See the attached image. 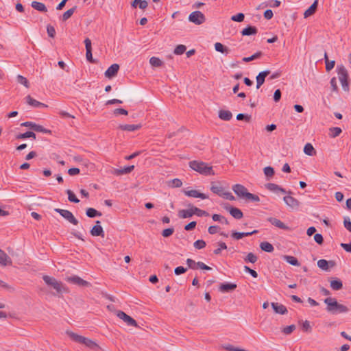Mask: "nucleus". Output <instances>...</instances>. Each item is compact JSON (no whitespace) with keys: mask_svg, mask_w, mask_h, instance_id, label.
I'll list each match as a JSON object with an SVG mask.
<instances>
[{"mask_svg":"<svg viewBox=\"0 0 351 351\" xmlns=\"http://www.w3.org/2000/svg\"><path fill=\"white\" fill-rule=\"evenodd\" d=\"M330 287L335 291L341 290L343 288L342 281L337 278H331L330 281Z\"/></svg>","mask_w":351,"mask_h":351,"instance_id":"30","label":"nucleus"},{"mask_svg":"<svg viewBox=\"0 0 351 351\" xmlns=\"http://www.w3.org/2000/svg\"><path fill=\"white\" fill-rule=\"evenodd\" d=\"M237 287V284L231 282L221 283L219 287V290L223 293H228L234 291Z\"/></svg>","mask_w":351,"mask_h":351,"instance_id":"17","label":"nucleus"},{"mask_svg":"<svg viewBox=\"0 0 351 351\" xmlns=\"http://www.w3.org/2000/svg\"><path fill=\"white\" fill-rule=\"evenodd\" d=\"M99 221H95V225L91 228L90 230V233L93 237H101L102 238L104 237L105 234L103 230V228L100 225Z\"/></svg>","mask_w":351,"mask_h":351,"instance_id":"15","label":"nucleus"},{"mask_svg":"<svg viewBox=\"0 0 351 351\" xmlns=\"http://www.w3.org/2000/svg\"><path fill=\"white\" fill-rule=\"evenodd\" d=\"M54 211L59 213L62 217H63L65 219L69 221L73 225H77L78 221L74 217V215L71 211L60 208H55Z\"/></svg>","mask_w":351,"mask_h":351,"instance_id":"8","label":"nucleus"},{"mask_svg":"<svg viewBox=\"0 0 351 351\" xmlns=\"http://www.w3.org/2000/svg\"><path fill=\"white\" fill-rule=\"evenodd\" d=\"M245 201L247 202H260V197L255 194L248 193L247 195L245 196Z\"/></svg>","mask_w":351,"mask_h":351,"instance_id":"44","label":"nucleus"},{"mask_svg":"<svg viewBox=\"0 0 351 351\" xmlns=\"http://www.w3.org/2000/svg\"><path fill=\"white\" fill-rule=\"evenodd\" d=\"M47 32L48 36L51 38H54L56 36L55 28L51 25L47 26Z\"/></svg>","mask_w":351,"mask_h":351,"instance_id":"61","label":"nucleus"},{"mask_svg":"<svg viewBox=\"0 0 351 351\" xmlns=\"http://www.w3.org/2000/svg\"><path fill=\"white\" fill-rule=\"evenodd\" d=\"M182 185V182L178 178H175L168 182V186L172 188L180 187Z\"/></svg>","mask_w":351,"mask_h":351,"instance_id":"47","label":"nucleus"},{"mask_svg":"<svg viewBox=\"0 0 351 351\" xmlns=\"http://www.w3.org/2000/svg\"><path fill=\"white\" fill-rule=\"evenodd\" d=\"M66 193L68 195V199L71 202L78 203L80 202L79 199L75 196L72 191L68 189L66 191Z\"/></svg>","mask_w":351,"mask_h":351,"instance_id":"50","label":"nucleus"},{"mask_svg":"<svg viewBox=\"0 0 351 351\" xmlns=\"http://www.w3.org/2000/svg\"><path fill=\"white\" fill-rule=\"evenodd\" d=\"M295 326L291 324L282 328V332L285 335H289L295 330Z\"/></svg>","mask_w":351,"mask_h":351,"instance_id":"56","label":"nucleus"},{"mask_svg":"<svg viewBox=\"0 0 351 351\" xmlns=\"http://www.w3.org/2000/svg\"><path fill=\"white\" fill-rule=\"evenodd\" d=\"M66 281L74 285H77L80 287H88L90 283L77 276H73L66 278Z\"/></svg>","mask_w":351,"mask_h":351,"instance_id":"14","label":"nucleus"},{"mask_svg":"<svg viewBox=\"0 0 351 351\" xmlns=\"http://www.w3.org/2000/svg\"><path fill=\"white\" fill-rule=\"evenodd\" d=\"M262 55L263 53L261 51H257L250 57H244L242 60L245 62H248L261 58Z\"/></svg>","mask_w":351,"mask_h":351,"instance_id":"45","label":"nucleus"},{"mask_svg":"<svg viewBox=\"0 0 351 351\" xmlns=\"http://www.w3.org/2000/svg\"><path fill=\"white\" fill-rule=\"evenodd\" d=\"M86 215L90 218H94L96 217H100L102 214L101 212H99L93 208H88L86 210Z\"/></svg>","mask_w":351,"mask_h":351,"instance_id":"40","label":"nucleus"},{"mask_svg":"<svg viewBox=\"0 0 351 351\" xmlns=\"http://www.w3.org/2000/svg\"><path fill=\"white\" fill-rule=\"evenodd\" d=\"M80 173V169H78L77 167H72V168H69L68 169H64L61 172V173H69L70 176L77 175Z\"/></svg>","mask_w":351,"mask_h":351,"instance_id":"46","label":"nucleus"},{"mask_svg":"<svg viewBox=\"0 0 351 351\" xmlns=\"http://www.w3.org/2000/svg\"><path fill=\"white\" fill-rule=\"evenodd\" d=\"M270 73V71L265 70L260 72L256 77V88H259L265 82V77Z\"/></svg>","mask_w":351,"mask_h":351,"instance_id":"18","label":"nucleus"},{"mask_svg":"<svg viewBox=\"0 0 351 351\" xmlns=\"http://www.w3.org/2000/svg\"><path fill=\"white\" fill-rule=\"evenodd\" d=\"M44 282L49 286L53 287L57 292V294H62L63 292H68V289L62 282L58 281L56 278L45 275L43 276Z\"/></svg>","mask_w":351,"mask_h":351,"instance_id":"3","label":"nucleus"},{"mask_svg":"<svg viewBox=\"0 0 351 351\" xmlns=\"http://www.w3.org/2000/svg\"><path fill=\"white\" fill-rule=\"evenodd\" d=\"M258 232V230H254L252 232H239L237 231H232V237L236 240H239L243 238L244 237H248L251 236L252 234H256Z\"/></svg>","mask_w":351,"mask_h":351,"instance_id":"27","label":"nucleus"},{"mask_svg":"<svg viewBox=\"0 0 351 351\" xmlns=\"http://www.w3.org/2000/svg\"><path fill=\"white\" fill-rule=\"evenodd\" d=\"M22 127H29L31 130L38 132H43L45 134H51V130L45 128L43 126L36 124L32 121H25L21 124Z\"/></svg>","mask_w":351,"mask_h":351,"instance_id":"6","label":"nucleus"},{"mask_svg":"<svg viewBox=\"0 0 351 351\" xmlns=\"http://www.w3.org/2000/svg\"><path fill=\"white\" fill-rule=\"evenodd\" d=\"M119 69V65L117 64H113L108 67L105 72V76L108 78H112L117 75Z\"/></svg>","mask_w":351,"mask_h":351,"instance_id":"20","label":"nucleus"},{"mask_svg":"<svg viewBox=\"0 0 351 351\" xmlns=\"http://www.w3.org/2000/svg\"><path fill=\"white\" fill-rule=\"evenodd\" d=\"M184 193L188 197L201 198L202 199H205L208 197L207 195L202 193L197 190L184 191Z\"/></svg>","mask_w":351,"mask_h":351,"instance_id":"23","label":"nucleus"},{"mask_svg":"<svg viewBox=\"0 0 351 351\" xmlns=\"http://www.w3.org/2000/svg\"><path fill=\"white\" fill-rule=\"evenodd\" d=\"M232 190L238 197L243 199H245V196L249 193L247 188L240 184H234L232 186Z\"/></svg>","mask_w":351,"mask_h":351,"instance_id":"13","label":"nucleus"},{"mask_svg":"<svg viewBox=\"0 0 351 351\" xmlns=\"http://www.w3.org/2000/svg\"><path fill=\"white\" fill-rule=\"evenodd\" d=\"M197 262H195L194 260L191 258H187L186 259V264L189 267V268L191 269H199V266L197 265Z\"/></svg>","mask_w":351,"mask_h":351,"instance_id":"55","label":"nucleus"},{"mask_svg":"<svg viewBox=\"0 0 351 351\" xmlns=\"http://www.w3.org/2000/svg\"><path fill=\"white\" fill-rule=\"evenodd\" d=\"M191 208L186 210H180L178 211V217L182 219H186L191 217L194 215L193 206L191 204L189 205Z\"/></svg>","mask_w":351,"mask_h":351,"instance_id":"25","label":"nucleus"},{"mask_svg":"<svg viewBox=\"0 0 351 351\" xmlns=\"http://www.w3.org/2000/svg\"><path fill=\"white\" fill-rule=\"evenodd\" d=\"M335 265V263L332 261H328L325 259H320L317 261V266L325 271H327L329 268V266L333 267Z\"/></svg>","mask_w":351,"mask_h":351,"instance_id":"32","label":"nucleus"},{"mask_svg":"<svg viewBox=\"0 0 351 351\" xmlns=\"http://www.w3.org/2000/svg\"><path fill=\"white\" fill-rule=\"evenodd\" d=\"M245 19V15L243 13H238L231 16V20L235 22H242Z\"/></svg>","mask_w":351,"mask_h":351,"instance_id":"57","label":"nucleus"},{"mask_svg":"<svg viewBox=\"0 0 351 351\" xmlns=\"http://www.w3.org/2000/svg\"><path fill=\"white\" fill-rule=\"evenodd\" d=\"M36 134L32 131H27L25 133H21L16 136V139H25L27 138H33L36 139Z\"/></svg>","mask_w":351,"mask_h":351,"instance_id":"36","label":"nucleus"},{"mask_svg":"<svg viewBox=\"0 0 351 351\" xmlns=\"http://www.w3.org/2000/svg\"><path fill=\"white\" fill-rule=\"evenodd\" d=\"M265 187L269 191L276 194H278L280 193L282 194L291 193V191L287 192L285 189L274 183H267L265 184Z\"/></svg>","mask_w":351,"mask_h":351,"instance_id":"11","label":"nucleus"},{"mask_svg":"<svg viewBox=\"0 0 351 351\" xmlns=\"http://www.w3.org/2000/svg\"><path fill=\"white\" fill-rule=\"evenodd\" d=\"M26 102L31 106L34 108H46L47 106L43 103H41L35 99L32 98L30 95H27L26 97Z\"/></svg>","mask_w":351,"mask_h":351,"instance_id":"26","label":"nucleus"},{"mask_svg":"<svg viewBox=\"0 0 351 351\" xmlns=\"http://www.w3.org/2000/svg\"><path fill=\"white\" fill-rule=\"evenodd\" d=\"M283 258L285 261H286L288 263H289L291 265H293V266H300V263L298 261V260L297 259V258H295L293 256L285 255V256H284Z\"/></svg>","mask_w":351,"mask_h":351,"instance_id":"41","label":"nucleus"},{"mask_svg":"<svg viewBox=\"0 0 351 351\" xmlns=\"http://www.w3.org/2000/svg\"><path fill=\"white\" fill-rule=\"evenodd\" d=\"M186 47L185 45H179L174 49V53L176 55H181L185 52Z\"/></svg>","mask_w":351,"mask_h":351,"instance_id":"59","label":"nucleus"},{"mask_svg":"<svg viewBox=\"0 0 351 351\" xmlns=\"http://www.w3.org/2000/svg\"><path fill=\"white\" fill-rule=\"evenodd\" d=\"M77 9V6H74L72 8L68 10L65 12L63 13V14L61 16V21L64 22L67 21L69 18L71 17V16L73 14V13L75 12Z\"/></svg>","mask_w":351,"mask_h":351,"instance_id":"39","label":"nucleus"},{"mask_svg":"<svg viewBox=\"0 0 351 351\" xmlns=\"http://www.w3.org/2000/svg\"><path fill=\"white\" fill-rule=\"evenodd\" d=\"M189 21L195 25H202L206 21V17L202 12L194 11L189 14Z\"/></svg>","mask_w":351,"mask_h":351,"instance_id":"7","label":"nucleus"},{"mask_svg":"<svg viewBox=\"0 0 351 351\" xmlns=\"http://www.w3.org/2000/svg\"><path fill=\"white\" fill-rule=\"evenodd\" d=\"M218 245H219V247L215 249L213 251V253L215 254H216V255L219 254L222 250H226L227 249V245H226V244L224 242H222V241L219 242Z\"/></svg>","mask_w":351,"mask_h":351,"instance_id":"58","label":"nucleus"},{"mask_svg":"<svg viewBox=\"0 0 351 351\" xmlns=\"http://www.w3.org/2000/svg\"><path fill=\"white\" fill-rule=\"evenodd\" d=\"M31 5L34 9H35L39 12H47V8L43 3L34 1L32 2Z\"/></svg>","mask_w":351,"mask_h":351,"instance_id":"34","label":"nucleus"},{"mask_svg":"<svg viewBox=\"0 0 351 351\" xmlns=\"http://www.w3.org/2000/svg\"><path fill=\"white\" fill-rule=\"evenodd\" d=\"M337 72L339 80L341 82L342 88L344 91L348 92L349 88V75L347 69L342 64L337 65Z\"/></svg>","mask_w":351,"mask_h":351,"instance_id":"4","label":"nucleus"},{"mask_svg":"<svg viewBox=\"0 0 351 351\" xmlns=\"http://www.w3.org/2000/svg\"><path fill=\"white\" fill-rule=\"evenodd\" d=\"M223 208L236 219H241L243 217V213L239 208L234 207L228 203L224 204Z\"/></svg>","mask_w":351,"mask_h":351,"instance_id":"9","label":"nucleus"},{"mask_svg":"<svg viewBox=\"0 0 351 351\" xmlns=\"http://www.w3.org/2000/svg\"><path fill=\"white\" fill-rule=\"evenodd\" d=\"M285 203L291 208H298L299 206V202L297 199L292 196L287 195L283 197Z\"/></svg>","mask_w":351,"mask_h":351,"instance_id":"21","label":"nucleus"},{"mask_svg":"<svg viewBox=\"0 0 351 351\" xmlns=\"http://www.w3.org/2000/svg\"><path fill=\"white\" fill-rule=\"evenodd\" d=\"M116 314L119 318H120L121 319H123L128 326H135V327L138 326L136 321L134 319H133L132 317L127 315L123 311H117Z\"/></svg>","mask_w":351,"mask_h":351,"instance_id":"10","label":"nucleus"},{"mask_svg":"<svg viewBox=\"0 0 351 351\" xmlns=\"http://www.w3.org/2000/svg\"><path fill=\"white\" fill-rule=\"evenodd\" d=\"M329 135L332 138H335L340 135L342 132V130L339 127H332L329 129Z\"/></svg>","mask_w":351,"mask_h":351,"instance_id":"43","label":"nucleus"},{"mask_svg":"<svg viewBox=\"0 0 351 351\" xmlns=\"http://www.w3.org/2000/svg\"><path fill=\"white\" fill-rule=\"evenodd\" d=\"M302 329L305 332H311L312 328L310 325V322L308 320H306L302 323Z\"/></svg>","mask_w":351,"mask_h":351,"instance_id":"64","label":"nucleus"},{"mask_svg":"<svg viewBox=\"0 0 351 351\" xmlns=\"http://www.w3.org/2000/svg\"><path fill=\"white\" fill-rule=\"evenodd\" d=\"M0 265L3 266L12 265V260L10 256L0 249Z\"/></svg>","mask_w":351,"mask_h":351,"instance_id":"28","label":"nucleus"},{"mask_svg":"<svg viewBox=\"0 0 351 351\" xmlns=\"http://www.w3.org/2000/svg\"><path fill=\"white\" fill-rule=\"evenodd\" d=\"M317 6L318 0H315L314 2L311 4V5L306 10H305L304 13V17L307 18L308 16L313 15L317 9Z\"/></svg>","mask_w":351,"mask_h":351,"instance_id":"29","label":"nucleus"},{"mask_svg":"<svg viewBox=\"0 0 351 351\" xmlns=\"http://www.w3.org/2000/svg\"><path fill=\"white\" fill-rule=\"evenodd\" d=\"M85 47H86V58L88 62L90 63H96L97 61L93 59V53H92V44L91 40L86 38L84 41Z\"/></svg>","mask_w":351,"mask_h":351,"instance_id":"12","label":"nucleus"},{"mask_svg":"<svg viewBox=\"0 0 351 351\" xmlns=\"http://www.w3.org/2000/svg\"><path fill=\"white\" fill-rule=\"evenodd\" d=\"M304 152L306 155L312 156L315 154L316 152H315L314 147H313V145L311 143H308L304 145Z\"/></svg>","mask_w":351,"mask_h":351,"instance_id":"42","label":"nucleus"},{"mask_svg":"<svg viewBox=\"0 0 351 351\" xmlns=\"http://www.w3.org/2000/svg\"><path fill=\"white\" fill-rule=\"evenodd\" d=\"M219 117L223 121H230L232 118V114L229 110H220L219 111Z\"/></svg>","mask_w":351,"mask_h":351,"instance_id":"35","label":"nucleus"},{"mask_svg":"<svg viewBox=\"0 0 351 351\" xmlns=\"http://www.w3.org/2000/svg\"><path fill=\"white\" fill-rule=\"evenodd\" d=\"M149 63L152 66H155V67H160L162 66V62L161 61V60L157 57H152L150 59H149Z\"/></svg>","mask_w":351,"mask_h":351,"instance_id":"48","label":"nucleus"},{"mask_svg":"<svg viewBox=\"0 0 351 351\" xmlns=\"http://www.w3.org/2000/svg\"><path fill=\"white\" fill-rule=\"evenodd\" d=\"M206 242L202 239L197 240L193 243V246L195 247V248L198 249V250L204 248L206 247Z\"/></svg>","mask_w":351,"mask_h":351,"instance_id":"54","label":"nucleus"},{"mask_svg":"<svg viewBox=\"0 0 351 351\" xmlns=\"http://www.w3.org/2000/svg\"><path fill=\"white\" fill-rule=\"evenodd\" d=\"M261 250L266 252H272L274 250V246L267 241L261 242L260 244Z\"/></svg>","mask_w":351,"mask_h":351,"instance_id":"37","label":"nucleus"},{"mask_svg":"<svg viewBox=\"0 0 351 351\" xmlns=\"http://www.w3.org/2000/svg\"><path fill=\"white\" fill-rule=\"evenodd\" d=\"M194 215H197L198 217H207L209 215V213L205 210H203L197 207L193 206Z\"/></svg>","mask_w":351,"mask_h":351,"instance_id":"51","label":"nucleus"},{"mask_svg":"<svg viewBox=\"0 0 351 351\" xmlns=\"http://www.w3.org/2000/svg\"><path fill=\"white\" fill-rule=\"evenodd\" d=\"M271 306L274 309V312L277 314L285 315L288 312L286 306L282 304H278L277 302H271Z\"/></svg>","mask_w":351,"mask_h":351,"instance_id":"22","label":"nucleus"},{"mask_svg":"<svg viewBox=\"0 0 351 351\" xmlns=\"http://www.w3.org/2000/svg\"><path fill=\"white\" fill-rule=\"evenodd\" d=\"M325 64H326V71H331L335 65V60H326V62H325Z\"/></svg>","mask_w":351,"mask_h":351,"instance_id":"62","label":"nucleus"},{"mask_svg":"<svg viewBox=\"0 0 351 351\" xmlns=\"http://www.w3.org/2000/svg\"><path fill=\"white\" fill-rule=\"evenodd\" d=\"M173 232H174V228H166L162 230V237L167 238V237H169L171 235H172Z\"/></svg>","mask_w":351,"mask_h":351,"instance_id":"60","label":"nucleus"},{"mask_svg":"<svg viewBox=\"0 0 351 351\" xmlns=\"http://www.w3.org/2000/svg\"><path fill=\"white\" fill-rule=\"evenodd\" d=\"M189 167L194 171L198 172L199 173L204 176H214L215 174H217L218 173L213 169V167L209 165L208 163L198 161V160H193L189 162Z\"/></svg>","mask_w":351,"mask_h":351,"instance_id":"1","label":"nucleus"},{"mask_svg":"<svg viewBox=\"0 0 351 351\" xmlns=\"http://www.w3.org/2000/svg\"><path fill=\"white\" fill-rule=\"evenodd\" d=\"M210 190L215 194L221 197L224 193L225 189L219 184H215V182L211 183Z\"/></svg>","mask_w":351,"mask_h":351,"instance_id":"33","label":"nucleus"},{"mask_svg":"<svg viewBox=\"0 0 351 351\" xmlns=\"http://www.w3.org/2000/svg\"><path fill=\"white\" fill-rule=\"evenodd\" d=\"M16 79H17L18 83L24 85L26 88H29V83L26 77H25L21 75H18L16 77Z\"/></svg>","mask_w":351,"mask_h":351,"instance_id":"52","label":"nucleus"},{"mask_svg":"<svg viewBox=\"0 0 351 351\" xmlns=\"http://www.w3.org/2000/svg\"><path fill=\"white\" fill-rule=\"evenodd\" d=\"M267 221L270 222L272 225L274 226L284 230H289V227L285 225L283 222H282L280 219L275 218V217H269L267 219Z\"/></svg>","mask_w":351,"mask_h":351,"instance_id":"19","label":"nucleus"},{"mask_svg":"<svg viewBox=\"0 0 351 351\" xmlns=\"http://www.w3.org/2000/svg\"><path fill=\"white\" fill-rule=\"evenodd\" d=\"M324 302L326 304V311L332 314L344 313L348 311V308L338 303L334 298L328 297L324 299Z\"/></svg>","mask_w":351,"mask_h":351,"instance_id":"2","label":"nucleus"},{"mask_svg":"<svg viewBox=\"0 0 351 351\" xmlns=\"http://www.w3.org/2000/svg\"><path fill=\"white\" fill-rule=\"evenodd\" d=\"M343 226L349 232H351V221L349 217H344Z\"/></svg>","mask_w":351,"mask_h":351,"instance_id":"63","label":"nucleus"},{"mask_svg":"<svg viewBox=\"0 0 351 351\" xmlns=\"http://www.w3.org/2000/svg\"><path fill=\"white\" fill-rule=\"evenodd\" d=\"M237 119L239 121H245L246 122H250L251 120V115L247 114L239 113L237 115Z\"/></svg>","mask_w":351,"mask_h":351,"instance_id":"53","label":"nucleus"},{"mask_svg":"<svg viewBox=\"0 0 351 351\" xmlns=\"http://www.w3.org/2000/svg\"><path fill=\"white\" fill-rule=\"evenodd\" d=\"M258 32V29L255 26L247 25L245 28L243 29L241 32L242 36H252L255 35Z\"/></svg>","mask_w":351,"mask_h":351,"instance_id":"31","label":"nucleus"},{"mask_svg":"<svg viewBox=\"0 0 351 351\" xmlns=\"http://www.w3.org/2000/svg\"><path fill=\"white\" fill-rule=\"evenodd\" d=\"M258 257L254 254L252 252H250L247 254L246 257L244 258L245 262L254 263L257 261Z\"/></svg>","mask_w":351,"mask_h":351,"instance_id":"49","label":"nucleus"},{"mask_svg":"<svg viewBox=\"0 0 351 351\" xmlns=\"http://www.w3.org/2000/svg\"><path fill=\"white\" fill-rule=\"evenodd\" d=\"M134 169V165H130L125 167L123 168L121 167L119 169L112 168L110 170V173L112 174H127L130 173Z\"/></svg>","mask_w":351,"mask_h":351,"instance_id":"16","label":"nucleus"},{"mask_svg":"<svg viewBox=\"0 0 351 351\" xmlns=\"http://www.w3.org/2000/svg\"><path fill=\"white\" fill-rule=\"evenodd\" d=\"M215 49L217 51L225 53L227 55L230 52V49L226 46L223 45L221 43H216L215 44Z\"/></svg>","mask_w":351,"mask_h":351,"instance_id":"38","label":"nucleus"},{"mask_svg":"<svg viewBox=\"0 0 351 351\" xmlns=\"http://www.w3.org/2000/svg\"><path fill=\"white\" fill-rule=\"evenodd\" d=\"M142 128L141 124H123L119 125L118 128L122 131L133 132Z\"/></svg>","mask_w":351,"mask_h":351,"instance_id":"24","label":"nucleus"},{"mask_svg":"<svg viewBox=\"0 0 351 351\" xmlns=\"http://www.w3.org/2000/svg\"><path fill=\"white\" fill-rule=\"evenodd\" d=\"M66 334L73 341L77 343L84 344L90 348H95L99 347L98 345L93 340L84 337L83 336L79 335L72 331H66Z\"/></svg>","mask_w":351,"mask_h":351,"instance_id":"5","label":"nucleus"}]
</instances>
